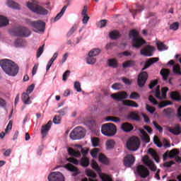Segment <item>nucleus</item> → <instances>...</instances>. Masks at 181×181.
<instances>
[{
    "label": "nucleus",
    "mask_w": 181,
    "mask_h": 181,
    "mask_svg": "<svg viewBox=\"0 0 181 181\" xmlns=\"http://www.w3.org/2000/svg\"><path fill=\"white\" fill-rule=\"evenodd\" d=\"M0 66L6 74L15 77L19 73V66L9 59H2L0 61Z\"/></svg>",
    "instance_id": "1"
},
{
    "label": "nucleus",
    "mask_w": 181,
    "mask_h": 181,
    "mask_svg": "<svg viewBox=\"0 0 181 181\" xmlns=\"http://www.w3.org/2000/svg\"><path fill=\"white\" fill-rule=\"evenodd\" d=\"M129 37L132 40L133 47H136V49H139V47L146 43L145 40L140 37L139 32L136 29H132L129 31Z\"/></svg>",
    "instance_id": "2"
},
{
    "label": "nucleus",
    "mask_w": 181,
    "mask_h": 181,
    "mask_svg": "<svg viewBox=\"0 0 181 181\" xmlns=\"http://www.w3.org/2000/svg\"><path fill=\"white\" fill-rule=\"evenodd\" d=\"M26 6L28 8V9H30V11H32V12H34V13H37V15H47V10L37 4L35 1L27 2Z\"/></svg>",
    "instance_id": "3"
},
{
    "label": "nucleus",
    "mask_w": 181,
    "mask_h": 181,
    "mask_svg": "<svg viewBox=\"0 0 181 181\" xmlns=\"http://www.w3.org/2000/svg\"><path fill=\"white\" fill-rule=\"evenodd\" d=\"M101 132L105 136H114L117 134V126L112 123L103 124Z\"/></svg>",
    "instance_id": "4"
},
{
    "label": "nucleus",
    "mask_w": 181,
    "mask_h": 181,
    "mask_svg": "<svg viewBox=\"0 0 181 181\" xmlns=\"http://www.w3.org/2000/svg\"><path fill=\"white\" fill-rule=\"evenodd\" d=\"M140 146L141 142L139 141V139L136 136H132L127 142V147L129 151H138Z\"/></svg>",
    "instance_id": "5"
},
{
    "label": "nucleus",
    "mask_w": 181,
    "mask_h": 181,
    "mask_svg": "<svg viewBox=\"0 0 181 181\" xmlns=\"http://www.w3.org/2000/svg\"><path fill=\"white\" fill-rule=\"evenodd\" d=\"M84 136H86V132L80 127L74 129L70 134V138L74 141L82 139Z\"/></svg>",
    "instance_id": "6"
},
{
    "label": "nucleus",
    "mask_w": 181,
    "mask_h": 181,
    "mask_svg": "<svg viewBox=\"0 0 181 181\" xmlns=\"http://www.w3.org/2000/svg\"><path fill=\"white\" fill-rule=\"evenodd\" d=\"M13 35L19 37H29L30 30L25 27H18L13 30Z\"/></svg>",
    "instance_id": "7"
},
{
    "label": "nucleus",
    "mask_w": 181,
    "mask_h": 181,
    "mask_svg": "<svg viewBox=\"0 0 181 181\" xmlns=\"http://www.w3.org/2000/svg\"><path fill=\"white\" fill-rule=\"evenodd\" d=\"M169 91V88L164 87L161 89V95H160V86H157L155 91V97L158 100H166V94Z\"/></svg>",
    "instance_id": "8"
},
{
    "label": "nucleus",
    "mask_w": 181,
    "mask_h": 181,
    "mask_svg": "<svg viewBox=\"0 0 181 181\" xmlns=\"http://www.w3.org/2000/svg\"><path fill=\"white\" fill-rule=\"evenodd\" d=\"M148 100L150 101V103H151V104H153V105H158L160 108H164V107H166L167 105H170V104H172V102L168 101H163L159 103L152 95H150L148 96Z\"/></svg>",
    "instance_id": "9"
},
{
    "label": "nucleus",
    "mask_w": 181,
    "mask_h": 181,
    "mask_svg": "<svg viewBox=\"0 0 181 181\" xmlns=\"http://www.w3.org/2000/svg\"><path fill=\"white\" fill-rule=\"evenodd\" d=\"M136 172L139 176H141L142 179H145L149 176V170L145 166L139 165L136 168Z\"/></svg>",
    "instance_id": "10"
},
{
    "label": "nucleus",
    "mask_w": 181,
    "mask_h": 181,
    "mask_svg": "<svg viewBox=\"0 0 181 181\" xmlns=\"http://www.w3.org/2000/svg\"><path fill=\"white\" fill-rule=\"evenodd\" d=\"M110 97L115 101H122V100H127L128 98V93L125 91H120L112 94Z\"/></svg>",
    "instance_id": "11"
},
{
    "label": "nucleus",
    "mask_w": 181,
    "mask_h": 181,
    "mask_svg": "<svg viewBox=\"0 0 181 181\" xmlns=\"http://www.w3.org/2000/svg\"><path fill=\"white\" fill-rule=\"evenodd\" d=\"M153 50H155V47L147 45L144 48L141 49V54L144 56L145 57H151L153 56Z\"/></svg>",
    "instance_id": "12"
},
{
    "label": "nucleus",
    "mask_w": 181,
    "mask_h": 181,
    "mask_svg": "<svg viewBox=\"0 0 181 181\" xmlns=\"http://www.w3.org/2000/svg\"><path fill=\"white\" fill-rule=\"evenodd\" d=\"M49 181H64V176L60 172L52 173L48 176Z\"/></svg>",
    "instance_id": "13"
},
{
    "label": "nucleus",
    "mask_w": 181,
    "mask_h": 181,
    "mask_svg": "<svg viewBox=\"0 0 181 181\" xmlns=\"http://www.w3.org/2000/svg\"><path fill=\"white\" fill-rule=\"evenodd\" d=\"M146 80H148V72L143 71L140 74H139L137 79V84L139 87H144L145 83H146Z\"/></svg>",
    "instance_id": "14"
},
{
    "label": "nucleus",
    "mask_w": 181,
    "mask_h": 181,
    "mask_svg": "<svg viewBox=\"0 0 181 181\" xmlns=\"http://www.w3.org/2000/svg\"><path fill=\"white\" fill-rule=\"evenodd\" d=\"M135 163V157L132 154H127L124 158V165L127 168H131Z\"/></svg>",
    "instance_id": "15"
},
{
    "label": "nucleus",
    "mask_w": 181,
    "mask_h": 181,
    "mask_svg": "<svg viewBox=\"0 0 181 181\" xmlns=\"http://www.w3.org/2000/svg\"><path fill=\"white\" fill-rule=\"evenodd\" d=\"M143 162L146 166H148L149 169L152 170V172H156V166L153 161L149 159V157L145 156L143 158Z\"/></svg>",
    "instance_id": "16"
},
{
    "label": "nucleus",
    "mask_w": 181,
    "mask_h": 181,
    "mask_svg": "<svg viewBox=\"0 0 181 181\" xmlns=\"http://www.w3.org/2000/svg\"><path fill=\"white\" fill-rule=\"evenodd\" d=\"M33 28H35V29L38 30V32H45V29H46V23L38 20L35 21L34 26Z\"/></svg>",
    "instance_id": "17"
},
{
    "label": "nucleus",
    "mask_w": 181,
    "mask_h": 181,
    "mask_svg": "<svg viewBox=\"0 0 181 181\" xmlns=\"http://www.w3.org/2000/svg\"><path fill=\"white\" fill-rule=\"evenodd\" d=\"M52 127V121H49L47 124H45L41 128V134L42 135V138H45L46 135H47V132L50 131V128Z\"/></svg>",
    "instance_id": "18"
},
{
    "label": "nucleus",
    "mask_w": 181,
    "mask_h": 181,
    "mask_svg": "<svg viewBox=\"0 0 181 181\" xmlns=\"http://www.w3.org/2000/svg\"><path fill=\"white\" fill-rule=\"evenodd\" d=\"M167 131L173 135H180L181 134V128L179 124H176L174 127H168Z\"/></svg>",
    "instance_id": "19"
},
{
    "label": "nucleus",
    "mask_w": 181,
    "mask_h": 181,
    "mask_svg": "<svg viewBox=\"0 0 181 181\" xmlns=\"http://www.w3.org/2000/svg\"><path fill=\"white\" fill-rule=\"evenodd\" d=\"M66 169L69 170V172H73L72 176L76 177L77 175L80 173V171L78 170V168L77 167L71 165V163H68L66 165Z\"/></svg>",
    "instance_id": "20"
},
{
    "label": "nucleus",
    "mask_w": 181,
    "mask_h": 181,
    "mask_svg": "<svg viewBox=\"0 0 181 181\" xmlns=\"http://www.w3.org/2000/svg\"><path fill=\"white\" fill-rule=\"evenodd\" d=\"M156 62H159V58L158 57H153L150 58L148 61L146 62L144 67L142 69V70H146L148 67H151L153 63H156Z\"/></svg>",
    "instance_id": "21"
},
{
    "label": "nucleus",
    "mask_w": 181,
    "mask_h": 181,
    "mask_svg": "<svg viewBox=\"0 0 181 181\" xmlns=\"http://www.w3.org/2000/svg\"><path fill=\"white\" fill-rule=\"evenodd\" d=\"M170 97L173 101H181V95L178 91H173L170 94Z\"/></svg>",
    "instance_id": "22"
},
{
    "label": "nucleus",
    "mask_w": 181,
    "mask_h": 181,
    "mask_svg": "<svg viewBox=\"0 0 181 181\" xmlns=\"http://www.w3.org/2000/svg\"><path fill=\"white\" fill-rule=\"evenodd\" d=\"M21 100L25 105L32 104V100H30V97L29 93L23 92L21 95Z\"/></svg>",
    "instance_id": "23"
},
{
    "label": "nucleus",
    "mask_w": 181,
    "mask_h": 181,
    "mask_svg": "<svg viewBox=\"0 0 181 181\" xmlns=\"http://www.w3.org/2000/svg\"><path fill=\"white\" fill-rule=\"evenodd\" d=\"M79 165L83 168H88L90 166V159L86 156H83L79 160Z\"/></svg>",
    "instance_id": "24"
},
{
    "label": "nucleus",
    "mask_w": 181,
    "mask_h": 181,
    "mask_svg": "<svg viewBox=\"0 0 181 181\" xmlns=\"http://www.w3.org/2000/svg\"><path fill=\"white\" fill-rule=\"evenodd\" d=\"M70 6V1L68 0V4L66 6H64L62 9L61 10V11L56 16V17L54 18V22H57V21H59V19H60V18H62V16H63V15H64V13L66 12V10L67 9V6Z\"/></svg>",
    "instance_id": "25"
},
{
    "label": "nucleus",
    "mask_w": 181,
    "mask_h": 181,
    "mask_svg": "<svg viewBox=\"0 0 181 181\" xmlns=\"http://www.w3.org/2000/svg\"><path fill=\"white\" fill-rule=\"evenodd\" d=\"M121 128L122 131H124V132H131V131L134 129V127L132 126V124L128 122L123 123L121 126Z\"/></svg>",
    "instance_id": "26"
},
{
    "label": "nucleus",
    "mask_w": 181,
    "mask_h": 181,
    "mask_svg": "<svg viewBox=\"0 0 181 181\" xmlns=\"http://www.w3.org/2000/svg\"><path fill=\"white\" fill-rule=\"evenodd\" d=\"M148 155H151L152 156L153 159L157 162V163H159V156H158V153H156L153 148H148Z\"/></svg>",
    "instance_id": "27"
},
{
    "label": "nucleus",
    "mask_w": 181,
    "mask_h": 181,
    "mask_svg": "<svg viewBox=\"0 0 181 181\" xmlns=\"http://www.w3.org/2000/svg\"><path fill=\"white\" fill-rule=\"evenodd\" d=\"M123 104L126 105L127 107H133L134 108H138L139 107V105L136 103V102L132 100H126L123 101Z\"/></svg>",
    "instance_id": "28"
},
{
    "label": "nucleus",
    "mask_w": 181,
    "mask_h": 181,
    "mask_svg": "<svg viewBox=\"0 0 181 181\" xmlns=\"http://www.w3.org/2000/svg\"><path fill=\"white\" fill-rule=\"evenodd\" d=\"M7 5L9 8H12V9H21L19 4L15 2L13 0H8Z\"/></svg>",
    "instance_id": "29"
},
{
    "label": "nucleus",
    "mask_w": 181,
    "mask_h": 181,
    "mask_svg": "<svg viewBox=\"0 0 181 181\" xmlns=\"http://www.w3.org/2000/svg\"><path fill=\"white\" fill-rule=\"evenodd\" d=\"M160 74L162 76L163 81H166L169 77V74H170V71H169L168 69H161Z\"/></svg>",
    "instance_id": "30"
},
{
    "label": "nucleus",
    "mask_w": 181,
    "mask_h": 181,
    "mask_svg": "<svg viewBox=\"0 0 181 181\" xmlns=\"http://www.w3.org/2000/svg\"><path fill=\"white\" fill-rule=\"evenodd\" d=\"M68 153L71 156H75L76 158H80V156H81V153H80L79 151H75L72 148H68Z\"/></svg>",
    "instance_id": "31"
},
{
    "label": "nucleus",
    "mask_w": 181,
    "mask_h": 181,
    "mask_svg": "<svg viewBox=\"0 0 181 181\" xmlns=\"http://www.w3.org/2000/svg\"><path fill=\"white\" fill-rule=\"evenodd\" d=\"M127 118L129 119H132L133 121H141V117H139L138 114L135 113V112H130Z\"/></svg>",
    "instance_id": "32"
},
{
    "label": "nucleus",
    "mask_w": 181,
    "mask_h": 181,
    "mask_svg": "<svg viewBox=\"0 0 181 181\" xmlns=\"http://www.w3.org/2000/svg\"><path fill=\"white\" fill-rule=\"evenodd\" d=\"M9 25V20L6 17L0 15V28H4V26H7Z\"/></svg>",
    "instance_id": "33"
},
{
    "label": "nucleus",
    "mask_w": 181,
    "mask_h": 181,
    "mask_svg": "<svg viewBox=\"0 0 181 181\" xmlns=\"http://www.w3.org/2000/svg\"><path fill=\"white\" fill-rule=\"evenodd\" d=\"M136 64V62H135V61L134 60H128L124 62L122 64V67L124 69H127L128 67H134V66H135Z\"/></svg>",
    "instance_id": "34"
},
{
    "label": "nucleus",
    "mask_w": 181,
    "mask_h": 181,
    "mask_svg": "<svg viewBox=\"0 0 181 181\" xmlns=\"http://www.w3.org/2000/svg\"><path fill=\"white\" fill-rule=\"evenodd\" d=\"M107 64L109 67H112L113 69H117L118 67V62L115 59H110L107 60Z\"/></svg>",
    "instance_id": "35"
},
{
    "label": "nucleus",
    "mask_w": 181,
    "mask_h": 181,
    "mask_svg": "<svg viewBox=\"0 0 181 181\" xmlns=\"http://www.w3.org/2000/svg\"><path fill=\"white\" fill-rule=\"evenodd\" d=\"M91 168H93L94 169V170H95L96 172H98V173L100 175L101 174V168H100V166L98 165V164L97 163V161L95 160H92V163L90 164Z\"/></svg>",
    "instance_id": "36"
},
{
    "label": "nucleus",
    "mask_w": 181,
    "mask_h": 181,
    "mask_svg": "<svg viewBox=\"0 0 181 181\" xmlns=\"http://www.w3.org/2000/svg\"><path fill=\"white\" fill-rule=\"evenodd\" d=\"M173 71L175 76H181V69L180 65L176 64L173 67Z\"/></svg>",
    "instance_id": "37"
},
{
    "label": "nucleus",
    "mask_w": 181,
    "mask_h": 181,
    "mask_svg": "<svg viewBox=\"0 0 181 181\" xmlns=\"http://www.w3.org/2000/svg\"><path fill=\"white\" fill-rule=\"evenodd\" d=\"M85 174L86 176H88V177H92V179H95L97 177V174L90 169L86 170L85 171Z\"/></svg>",
    "instance_id": "38"
},
{
    "label": "nucleus",
    "mask_w": 181,
    "mask_h": 181,
    "mask_svg": "<svg viewBox=\"0 0 181 181\" xmlns=\"http://www.w3.org/2000/svg\"><path fill=\"white\" fill-rule=\"evenodd\" d=\"M100 53H101V49L98 48H95L89 52L88 56H93L94 57H95V56H98Z\"/></svg>",
    "instance_id": "39"
},
{
    "label": "nucleus",
    "mask_w": 181,
    "mask_h": 181,
    "mask_svg": "<svg viewBox=\"0 0 181 181\" xmlns=\"http://www.w3.org/2000/svg\"><path fill=\"white\" fill-rule=\"evenodd\" d=\"M97 62V59L93 55H88V57L86 59V63L88 64H95V62Z\"/></svg>",
    "instance_id": "40"
},
{
    "label": "nucleus",
    "mask_w": 181,
    "mask_h": 181,
    "mask_svg": "<svg viewBox=\"0 0 181 181\" xmlns=\"http://www.w3.org/2000/svg\"><path fill=\"white\" fill-rule=\"evenodd\" d=\"M110 37L112 40H115L119 37V33L117 30H113L110 33Z\"/></svg>",
    "instance_id": "41"
},
{
    "label": "nucleus",
    "mask_w": 181,
    "mask_h": 181,
    "mask_svg": "<svg viewBox=\"0 0 181 181\" xmlns=\"http://www.w3.org/2000/svg\"><path fill=\"white\" fill-rule=\"evenodd\" d=\"M169 158L170 159H173V158H176L180 153L179 150L177 148L172 149L170 152Z\"/></svg>",
    "instance_id": "42"
},
{
    "label": "nucleus",
    "mask_w": 181,
    "mask_h": 181,
    "mask_svg": "<svg viewBox=\"0 0 181 181\" xmlns=\"http://www.w3.org/2000/svg\"><path fill=\"white\" fill-rule=\"evenodd\" d=\"M106 121H111L112 122H121V119L119 117L108 116L105 118Z\"/></svg>",
    "instance_id": "43"
},
{
    "label": "nucleus",
    "mask_w": 181,
    "mask_h": 181,
    "mask_svg": "<svg viewBox=\"0 0 181 181\" xmlns=\"http://www.w3.org/2000/svg\"><path fill=\"white\" fill-rule=\"evenodd\" d=\"M153 142H154L155 145H156V146H158V148H162V146H163V144H162V142L160 141V140H159V137H158V136H154Z\"/></svg>",
    "instance_id": "44"
},
{
    "label": "nucleus",
    "mask_w": 181,
    "mask_h": 181,
    "mask_svg": "<svg viewBox=\"0 0 181 181\" xmlns=\"http://www.w3.org/2000/svg\"><path fill=\"white\" fill-rule=\"evenodd\" d=\"M99 176L100 179H102V181H112V178H111V177L104 173H100V174H99Z\"/></svg>",
    "instance_id": "45"
},
{
    "label": "nucleus",
    "mask_w": 181,
    "mask_h": 181,
    "mask_svg": "<svg viewBox=\"0 0 181 181\" xmlns=\"http://www.w3.org/2000/svg\"><path fill=\"white\" fill-rule=\"evenodd\" d=\"M139 8L137 9H130L131 13L133 15L134 19H135V15L138 13V12H141V11H144V8L142 6H139Z\"/></svg>",
    "instance_id": "46"
},
{
    "label": "nucleus",
    "mask_w": 181,
    "mask_h": 181,
    "mask_svg": "<svg viewBox=\"0 0 181 181\" xmlns=\"http://www.w3.org/2000/svg\"><path fill=\"white\" fill-rule=\"evenodd\" d=\"M129 98L130 100H139V98H141V95L136 92H132L129 95Z\"/></svg>",
    "instance_id": "47"
},
{
    "label": "nucleus",
    "mask_w": 181,
    "mask_h": 181,
    "mask_svg": "<svg viewBox=\"0 0 181 181\" xmlns=\"http://www.w3.org/2000/svg\"><path fill=\"white\" fill-rule=\"evenodd\" d=\"M1 152L4 156L8 157L11 156V153H12V149L8 148L7 150L5 148L1 149Z\"/></svg>",
    "instance_id": "48"
},
{
    "label": "nucleus",
    "mask_w": 181,
    "mask_h": 181,
    "mask_svg": "<svg viewBox=\"0 0 181 181\" xmlns=\"http://www.w3.org/2000/svg\"><path fill=\"white\" fill-rule=\"evenodd\" d=\"M115 145V141L114 140H107L106 142V146L107 149H112Z\"/></svg>",
    "instance_id": "49"
},
{
    "label": "nucleus",
    "mask_w": 181,
    "mask_h": 181,
    "mask_svg": "<svg viewBox=\"0 0 181 181\" xmlns=\"http://www.w3.org/2000/svg\"><path fill=\"white\" fill-rule=\"evenodd\" d=\"M99 160L100 162H102V163H105V165L108 163V159L104 154L99 155Z\"/></svg>",
    "instance_id": "50"
},
{
    "label": "nucleus",
    "mask_w": 181,
    "mask_h": 181,
    "mask_svg": "<svg viewBox=\"0 0 181 181\" xmlns=\"http://www.w3.org/2000/svg\"><path fill=\"white\" fill-rule=\"evenodd\" d=\"M172 112H173V110L170 107L163 110V114L165 117H170V115H172Z\"/></svg>",
    "instance_id": "51"
},
{
    "label": "nucleus",
    "mask_w": 181,
    "mask_h": 181,
    "mask_svg": "<svg viewBox=\"0 0 181 181\" xmlns=\"http://www.w3.org/2000/svg\"><path fill=\"white\" fill-rule=\"evenodd\" d=\"M98 28L100 29L107 26V20H101L99 23H97Z\"/></svg>",
    "instance_id": "52"
},
{
    "label": "nucleus",
    "mask_w": 181,
    "mask_h": 181,
    "mask_svg": "<svg viewBox=\"0 0 181 181\" xmlns=\"http://www.w3.org/2000/svg\"><path fill=\"white\" fill-rule=\"evenodd\" d=\"M74 87L75 90L78 91V93H81V84L78 81L74 82Z\"/></svg>",
    "instance_id": "53"
},
{
    "label": "nucleus",
    "mask_w": 181,
    "mask_h": 181,
    "mask_svg": "<svg viewBox=\"0 0 181 181\" xmlns=\"http://www.w3.org/2000/svg\"><path fill=\"white\" fill-rule=\"evenodd\" d=\"M43 49H45V44H43L41 47H40L37 51V59H39L40 56H42L43 53Z\"/></svg>",
    "instance_id": "54"
},
{
    "label": "nucleus",
    "mask_w": 181,
    "mask_h": 181,
    "mask_svg": "<svg viewBox=\"0 0 181 181\" xmlns=\"http://www.w3.org/2000/svg\"><path fill=\"white\" fill-rule=\"evenodd\" d=\"M66 160L71 163H74V165H80V160H77V158H69Z\"/></svg>",
    "instance_id": "55"
},
{
    "label": "nucleus",
    "mask_w": 181,
    "mask_h": 181,
    "mask_svg": "<svg viewBox=\"0 0 181 181\" xmlns=\"http://www.w3.org/2000/svg\"><path fill=\"white\" fill-rule=\"evenodd\" d=\"M78 147L81 149V152L83 156H86L88 153V148H83L81 145H78Z\"/></svg>",
    "instance_id": "56"
},
{
    "label": "nucleus",
    "mask_w": 181,
    "mask_h": 181,
    "mask_svg": "<svg viewBox=\"0 0 181 181\" xmlns=\"http://www.w3.org/2000/svg\"><path fill=\"white\" fill-rule=\"evenodd\" d=\"M153 125L157 129V131H158L160 133L163 132V128L160 125H159L156 122L153 121Z\"/></svg>",
    "instance_id": "57"
},
{
    "label": "nucleus",
    "mask_w": 181,
    "mask_h": 181,
    "mask_svg": "<svg viewBox=\"0 0 181 181\" xmlns=\"http://www.w3.org/2000/svg\"><path fill=\"white\" fill-rule=\"evenodd\" d=\"M91 141L93 146H94L95 148L98 146V144H100V139L94 137L91 139Z\"/></svg>",
    "instance_id": "58"
},
{
    "label": "nucleus",
    "mask_w": 181,
    "mask_h": 181,
    "mask_svg": "<svg viewBox=\"0 0 181 181\" xmlns=\"http://www.w3.org/2000/svg\"><path fill=\"white\" fill-rule=\"evenodd\" d=\"M23 42V40L21 38H18L17 40H16L14 42L15 47H21V46H22Z\"/></svg>",
    "instance_id": "59"
},
{
    "label": "nucleus",
    "mask_w": 181,
    "mask_h": 181,
    "mask_svg": "<svg viewBox=\"0 0 181 181\" xmlns=\"http://www.w3.org/2000/svg\"><path fill=\"white\" fill-rule=\"evenodd\" d=\"M157 47L158 49V50H160V52H162V50H166L168 49V47H166V45H165V44H163V42H160L157 45Z\"/></svg>",
    "instance_id": "60"
},
{
    "label": "nucleus",
    "mask_w": 181,
    "mask_h": 181,
    "mask_svg": "<svg viewBox=\"0 0 181 181\" xmlns=\"http://www.w3.org/2000/svg\"><path fill=\"white\" fill-rule=\"evenodd\" d=\"M170 29L171 30H177V29H179V23L175 22V23H173V24H171L170 25Z\"/></svg>",
    "instance_id": "61"
},
{
    "label": "nucleus",
    "mask_w": 181,
    "mask_h": 181,
    "mask_svg": "<svg viewBox=\"0 0 181 181\" xmlns=\"http://www.w3.org/2000/svg\"><path fill=\"white\" fill-rule=\"evenodd\" d=\"M77 30V25H74L72 28L70 29V30L67 33V36H71L76 32Z\"/></svg>",
    "instance_id": "62"
},
{
    "label": "nucleus",
    "mask_w": 181,
    "mask_h": 181,
    "mask_svg": "<svg viewBox=\"0 0 181 181\" xmlns=\"http://www.w3.org/2000/svg\"><path fill=\"white\" fill-rule=\"evenodd\" d=\"M113 90H121L122 88V85L119 83H115L112 86Z\"/></svg>",
    "instance_id": "63"
},
{
    "label": "nucleus",
    "mask_w": 181,
    "mask_h": 181,
    "mask_svg": "<svg viewBox=\"0 0 181 181\" xmlns=\"http://www.w3.org/2000/svg\"><path fill=\"white\" fill-rule=\"evenodd\" d=\"M52 121L54 124H56L57 125L60 124L62 121V117H60V116H54Z\"/></svg>",
    "instance_id": "64"
}]
</instances>
